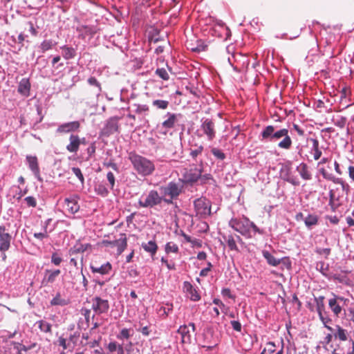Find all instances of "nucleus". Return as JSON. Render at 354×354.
<instances>
[{
  "instance_id": "1",
  "label": "nucleus",
  "mask_w": 354,
  "mask_h": 354,
  "mask_svg": "<svg viewBox=\"0 0 354 354\" xmlns=\"http://www.w3.org/2000/svg\"><path fill=\"white\" fill-rule=\"evenodd\" d=\"M261 135L263 140L277 142L279 149L289 150L292 147V140L287 128L277 129L274 126L268 125L263 129Z\"/></svg>"
},
{
  "instance_id": "2",
  "label": "nucleus",
  "mask_w": 354,
  "mask_h": 354,
  "mask_svg": "<svg viewBox=\"0 0 354 354\" xmlns=\"http://www.w3.org/2000/svg\"><path fill=\"white\" fill-rule=\"evenodd\" d=\"M128 158L132 164L133 169L142 176H150L156 169L155 164L152 160L135 151L129 153Z\"/></svg>"
},
{
  "instance_id": "3",
  "label": "nucleus",
  "mask_w": 354,
  "mask_h": 354,
  "mask_svg": "<svg viewBox=\"0 0 354 354\" xmlns=\"http://www.w3.org/2000/svg\"><path fill=\"white\" fill-rule=\"evenodd\" d=\"M162 201L163 196H160L158 191L151 189L139 199L138 205L144 208H153L160 205Z\"/></svg>"
},
{
  "instance_id": "4",
  "label": "nucleus",
  "mask_w": 354,
  "mask_h": 354,
  "mask_svg": "<svg viewBox=\"0 0 354 354\" xmlns=\"http://www.w3.org/2000/svg\"><path fill=\"white\" fill-rule=\"evenodd\" d=\"M101 245L105 247H116L117 256H120L127 247V235L124 233L120 234V238L111 241L108 240H103L100 243Z\"/></svg>"
},
{
  "instance_id": "5",
  "label": "nucleus",
  "mask_w": 354,
  "mask_h": 354,
  "mask_svg": "<svg viewBox=\"0 0 354 354\" xmlns=\"http://www.w3.org/2000/svg\"><path fill=\"white\" fill-rule=\"evenodd\" d=\"M230 225L234 230L241 233L242 235L251 237L250 234V220L248 218H234L230 221Z\"/></svg>"
},
{
  "instance_id": "6",
  "label": "nucleus",
  "mask_w": 354,
  "mask_h": 354,
  "mask_svg": "<svg viewBox=\"0 0 354 354\" xmlns=\"http://www.w3.org/2000/svg\"><path fill=\"white\" fill-rule=\"evenodd\" d=\"M195 211L197 215L206 216L211 213V203L205 197H201L194 201Z\"/></svg>"
},
{
  "instance_id": "7",
  "label": "nucleus",
  "mask_w": 354,
  "mask_h": 354,
  "mask_svg": "<svg viewBox=\"0 0 354 354\" xmlns=\"http://www.w3.org/2000/svg\"><path fill=\"white\" fill-rule=\"evenodd\" d=\"M196 327L194 323L183 325L179 327L177 333L181 336L182 344H189L192 342V335L195 333Z\"/></svg>"
},
{
  "instance_id": "8",
  "label": "nucleus",
  "mask_w": 354,
  "mask_h": 354,
  "mask_svg": "<svg viewBox=\"0 0 354 354\" xmlns=\"http://www.w3.org/2000/svg\"><path fill=\"white\" fill-rule=\"evenodd\" d=\"M160 189L164 196L177 198L182 192V186L176 183L170 182L167 186L161 187Z\"/></svg>"
},
{
  "instance_id": "9",
  "label": "nucleus",
  "mask_w": 354,
  "mask_h": 354,
  "mask_svg": "<svg viewBox=\"0 0 354 354\" xmlns=\"http://www.w3.org/2000/svg\"><path fill=\"white\" fill-rule=\"evenodd\" d=\"M319 171L324 179L331 181L335 184L340 185L342 190L348 194L350 186L342 178L335 177L333 174L328 172L324 168H321Z\"/></svg>"
},
{
  "instance_id": "10",
  "label": "nucleus",
  "mask_w": 354,
  "mask_h": 354,
  "mask_svg": "<svg viewBox=\"0 0 354 354\" xmlns=\"http://www.w3.org/2000/svg\"><path fill=\"white\" fill-rule=\"evenodd\" d=\"M92 309L97 315L106 313L109 309V301L100 297H95L92 299Z\"/></svg>"
},
{
  "instance_id": "11",
  "label": "nucleus",
  "mask_w": 354,
  "mask_h": 354,
  "mask_svg": "<svg viewBox=\"0 0 354 354\" xmlns=\"http://www.w3.org/2000/svg\"><path fill=\"white\" fill-rule=\"evenodd\" d=\"M12 236L4 225H0V251L5 252L10 247Z\"/></svg>"
},
{
  "instance_id": "12",
  "label": "nucleus",
  "mask_w": 354,
  "mask_h": 354,
  "mask_svg": "<svg viewBox=\"0 0 354 354\" xmlns=\"http://www.w3.org/2000/svg\"><path fill=\"white\" fill-rule=\"evenodd\" d=\"M203 171V165L199 167H193L189 169H185L183 174V178L187 183H193L199 180Z\"/></svg>"
},
{
  "instance_id": "13",
  "label": "nucleus",
  "mask_w": 354,
  "mask_h": 354,
  "mask_svg": "<svg viewBox=\"0 0 354 354\" xmlns=\"http://www.w3.org/2000/svg\"><path fill=\"white\" fill-rule=\"evenodd\" d=\"M310 141L313 144V147L310 151V156L306 154L305 158L308 162H312L313 160L317 161L321 158L322 155V151L319 147V140L316 138H310Z\"/></svg>"
},
{
  "instance_id": "14",
  "label": "nucleus",
  "mask_w": 354,
  "mask_h": 354,
  "mask_svg": "<svg viewBox=\"0 0 354 354\" xmlns=\"http://www.w3.org/2000/svg\"><path fill=\"white\" fill-rule=\"evenodd\" d=\"M201 129L207 136L208 140H212L216 137L215 124L212 120L207 118L202 122Z\"/></svg>"
},
{
  "instance_id": "15",
  "label": "nucleus",
  "mask_w": 354,
  "mask_h": 354,
  "mask_svg": "<svg viewBox=\"0 0 354 354\" xmlns=\"http://www.w3.org/2000/svg\"><path fill=\"white\" fill-rule=\"evenodd\" d=\"M80 127V123L79 121H73L59 125L56 131L59 133H67L76 131Z\"/></svg>"
},
{
  "instance_id": "16",
  "label": "nucleus",
  "mask_w": 354,
  "mask_h": 354,
  "mask_svg": "<svg viewBox=\"0 0 354 354\" xmlns=\"http://www.w3.org/2000/svg\"><path fill=\"white\" fill-rule=\"evenodd\" d=\"M26 160L30 169L32 171L35 176L39 180L42 181V178L40 176V170L39 167V162L37 158L33 156H27Z\"/></svg>"
},
{
  "instance_id": "17",
  "label": "nucleus",
  "mask_w": 354,
  "mask_h": 354,
  "mask_svg": "<svg viewBox=\"0 0 354 354\" xmlns=\"http://www.w3.org/2000/svg\"><path fill=\"white\" fill-rule=\"evenodd\" d=\"M60 272L61 271L59 270H46L44 278L41 281L42 286H46L49 283H54L57 277L59 275Z\"/></svg>"
},
{
  "instance_id": "18",
  "label": "nucleus",
  "mask_w": 354,
  "mask_h": 354,
  "mask_svg": "<svg viewBox=\"0 0 354 354\" xmlns=\"http://www.w3.org/2000/svg\"><path fill=\"white\" fill-rule=\"evenodd\" d=\"M301 178L304 180L312 179V173L308 165L305 162H301L296 168Z\"/></svg>"
},
{
  "instance_id": "19",
  "label": "nucleus",
  "mask_w": 354,
  "mask_h": 354,
  "mask_svg": "<svg viewBox=\"0 0 354 354\" xmlns=\"http://www.w3.org/2000/svg\"><path fill=\"white\" fill-rule=\"evenodd\" d=\"M77 201L78 197L77 196L65 198L64 201L66 209L70 213L75 214L78 212L80 205H78Z\"/></svg>"
},
{
  "instance_id": "20",
  "label": "nucleus",
  "mask_w": 354,
  "mask_h": 354,
  "mask_svg": "<svg viewBox=\"0 0 354 354\" xmlns=\"http://www.w3.org/2000/svg\"><path fill=\"white\" fill-rule=\"evenodd\" d=\"M69 144L66 146V149L71 153H76L82 142L81 139L77 135L71 134L69 137Z\"/></svg>"
},
{
  "instance_id": "21",
  "label": "nucleus",
  "mask_w": 354,
  "mask_h": 354,
  "mask_svg": "<svg viewBox=\"0 0 354 354\" xmlns=\"http://www.w3.org/2000/svg\"><path fill=\"white\" fill-rule=\"evenodd\" d=\"M119 125L117 118H111L104 128V133L106 135L113 134L118 131Z\"/></svg>"
},
{
  "instance_id": "22",
  "label": "nucleus",
  "mask_w": 354,
  "mask_h": 354,
  "mask_svg": "<svg viewBox=\"0 0 354 354\" xmlns=\"http://www.w3.org/2000/svg\"><path fill=\"white\" fill-rule=\"evenodd\" d=\"M333 336L335 339H338L340 342H346L350 337L348 331L339 325L335 326V333L333 334Z\"/></svg>"
},
{
  "instance_id": "23",
  "label": "nucleus",
  "mask_w": 354,
  "mask_h": 354,
  "mask_svg": "<svg viewBox=\"0 0 354 354\" xmlns=\"http://www.w3.org/2000/svg\"><path fill=\"white\" fill-rule=\"evenodd\" d=\"M351 89L348 87H344L340 92V104L344 105V108H348L354 104V102L351 104L348 103L351 101L350 99L348 100V97L351 95Z\"/></svg>"
},
{
  "instance_id": "24",
  "label": "nucleus",
  "mask_w": 354,
  "mask_h": 354,
  "mask_svg": "<svg viewBox=\"0 0 354 354\" xmlns=\"http://www.w3.org/2000/svg\"><path fill=\"white\" fill-rule=\"evenodd\" d=\"M30 88V83L27 78H23L18 86V92L24 96H28Z\"/></svg>"
},
{
  "instance_id": "25",
  "label": "nucleus",
  "mask_w": 354,
  "mask_h": 354,
  "mask_svg": "<svg viewBox=\"0 0 354 354\" xmlns=\"http://www.w3.org/2000/svg\"><path fill=\"white\" fill-rule=\"evenodd\" d=\"M14 350L16 351V354H24L28 351L35 348L37 346L36 343H33L28 346H26L19 342H12Z\"/></svg>"
},
{
  "instance_id": "26",
  "label": "nucleus",
  "mask_w": 354,
  "mask_h": 354,
  "mask_svg": "<svg viewBox=\"0 0 354 354\" xmlns=\"http://www.w3.org/2000/svg\"><path fill=\"white\" fill-rule=\"evenodd\" d=\"M91 248L92 245L90 243H77L69 250V254L70 255H74L78 253H82L88 249H91Z\"/></svg>"
},
{
  "instance_id": "27",
  "label": "nucleus",
  "mask_w": 354,
  "mask_h": 354,
  "mask_svg": "<svg viewBox=\"0 0 354 354\" xmlns=\"http://www.w3.org/2000/svg\"><path fill=\"white\" fill-rule=\"evenodd\" d=\"M112 269V266L110 263L107 262L100 267L91 266V270L93 273H100L101 274H106L110 272Z\"/></svg>"
},
{
  "instance_id": "28",
  "label": "nucleus",
  "mask_w": 354,
  "mask_h": 354,
  "mask_svg": "<svg viewBox=\"0 0 354 354\" xmlns=\"http://www.w3.org/2000/svg\"><path fill=\"white\" fill-rule=\"evenodd\" d=\"M261 354H283V348H281L279 351H277L275 344L272 342H269L266 344Z\"/></svg>"
},
{
  "instance_id": "29",
  "label": "nucleus",
  "mask_w": 354,
  "mask_h": 354,
  "mask_svg": "<svg viewBox=\"0 0 354 354\" xmlns=\"http://www.w3.org/2000/svg\"><path fill=\"white\" fill-rule=\"evenodd\" d=\"M142 248L145 252L149 253L153 257L157 252L158 245L155 241H149L147 243H142Z\"/></svg>"
},
{
  "instance_id": "30",
  "label": "nucleus",
  "mask_w": 354,
  "mask_h": 354,
  "mask_svg": "<svg viewBox=\"0 0 354 354\" xmlns=\"http://www.w3.org/2000/svg\"><path fill=\"white\" fill-rule=\"evenodd\" d=\"M56 344L59 346L62 347L63 348V351H65V350L73 351V350L68 337H64V334L57 338Z\"/></svg>"
},
{
  "instance_id": "31",
  "label": "nucleus",
  "mask_w": 354,
  "mask_h": 354,
  "mask_svg": "<svg viewBox=\"0 0 354 354\" xmlns=\"http://www.w3.org/2000/svg\"><path fill=\"white\" fill-rule=\"evenodd\" d=\"M190 153L189 155L192 158L195 159L198 155L201 154L203 151V145L197 143L190 142Z\"/></svg>"
},
{
  "instance_id": "32",
  "label": "nucleus",
  "mask_w": 354,
  "mask_h": 354,
  "mask_svg": "<svg viewBox=\"0 0 354 354\" xmlns=\"http://www.w3.org/2000/svg\"><path fill=\"white\" fill-rule=\"evenodd\" d=\"M328 306L331 309L332 312L336 317H339L340 313H342V307L337 303V299L333 298L329 299Z\"/></svg>"
},
{
  "instance_id": "33",
  "label": "nucleus",
  "mask_w": 354,
  "mask_h": 354,
  "mask_svg": "<svg viewBox=\"0 0 354 354\" xmlns=\"http://www.w3.org/2000/svg\"><path fill=\"white\" fill-rule=\"evenodd\" d=\"M263 257L266 259L268 263L272 266H277L281 263V260L275 258L272 254L267 250L262 252Z\"/></svg>"
},
{
  "instance_id": "34",
  "label": "nucleus",
  "mask_w": 354,
  "mask_h": 354,
  "mask_svg": "<svg viewBox=\"0 0 354 354\" xmlns=\"http://www.w3.org/2000/svg\"><path fill=\"white\" fill-rule=\"evenodd\" d=\"M304 223L308 228H311L313 226L317 225L319 217L316 214H308L304 218Z\"/></svg>"
},
{
  "instance_id": "35",
  "label": "nucleus",
  "mask_w": 354,
  "mask_h": 354,
  "mask_svg": "<svg viewBox=\"0 0 354 354\" xmlns=\"http://www.w3.org/2000/svg\"><path fill=\"white\" fill-rule=\"evenodd\" d=\"M185 288H186L187 292L190 295V299L192 300L198 301L200 299V295L189 283L185 282Z\"/></svg>"
},
{
  "instance_id": "36",
  "label": "nucleus",
  "mask_w": 354,
  "mask_h": 354,
  "mask_svg": "<svg viewBox=\"0 0 354 354\" xmlns=\"http://www.w3.org/2000/svg\"><path fill=\"white\" fill-rule=\"evenodd\" d=\"M69 304V301L68 299H63L60 295V293H57L55 297L50 301L51 306H66Z\"/></svg>"
},
{
  "instance_id": "37",
  "label": "nucleus",
  "mask_w": 354,
  "mask_h": 354,
  "mask_svg": "<svg viewBox=\"0 0 354 354\" xmlns=\"http://www.w3.org/2000/svg\"><path fill=\"white\" fill-rule=\"evenodd\" d=\"M39 330L45 333H52V325L45 320H39L36 323Z\"/></svg>"
},
{
  "instance_id": "38",
  "label": "nucleus",
  "mask_w": 354,
  "mask_h": 354,
  "mask_svg": "<svg viewBox=\"0 0 354 354\" xmlns=\"http://www.w3.org/2000/svg\"><path fill=\"white\" fill-rule=\"evenodd\" d=\"M133 330L132 328H122L118 334L117 338L120 340L128 339L133 336Z\"/></svg>"
},
{
  "instance_id": "39",
  "label": "nucleus",
  "mask_w": 354,
  "mask_h": 354,
  "mask_svg": "<svg viewBox=\"0 0 354 354\" xmlns=\"http://www.w3.org/2000/svg\"><path fill=\"white\" fill-rule=\"evenodd\" d=\"M169 118L162 122V127L165 129H171L174 127L176 116L174 113H168Z\"/></svg>"
},
{
  "instance_id": "40",
  "label": "nucleus",
  "mask_w": 354,
  "mask_h": 354,
  "mask_svg": "<svg viewBox=\"0 0 354 354\" xmlns=\"http://www.w3.org/2000/svg\"><path fill=\"white\" fill-rule=\"evenodd\" d=\"M315 301L316 303V308L318 315L323 313V311L325 309V305H324V296H319L318 297L315 298Z\"/></svg>"
},
{
  "instance_id": "41",
  "label": "nucleus",
  "mask_w": 354,
  "mask_h": 354,
  "mask_svg": "<svg viewBox=\"0 0 354 354\" xmlns=\"http://www.w3.org/2000/svg\"><path fill=\"white\" fill-rule=\"evenodd\" d=\"M62 48L64 50V57L65 59H69L75 57V50L74 48L66 46H63Z\"/></svg>"
},
{
  "instance_id": "42",
  "label": "nucleus",
  "mask_w": 354,
  "mask_h": 354,
  "mask_svg": "<svg viewBox=\"0 0 354 354\" xmlns=\"http://www.w3.org/2000/svg\"><path fill=\"white\" fill-rule=\"evenodd\" d=\"M319 317L326 328L330 331L333 330V328L329 326V324L332 322V319L328 316H324V313H322L319 314Z\"/></svg>"
},
{
  "instance_id": "43",
  "label": "nucleus",
  "mask_w": 354,
  "mask_h": 354,
  "mask_svg": "<svg viewBox=\"0 0 354 354\" xmlns=\"http://www.w3.org/2000/svg\"><path fill=\"white\" fill-rule=\"evenodd\" d=\"M169 101L163 100H156L152 102L153 106L159 109H166L169 106Z\"/></svg>"
},
{
  "instance_id": "44",
  "label": "nucleus",
  "mask_w": 354,
  "mask_h": 354,
  "mask_svg": "<svg viewBox=\"0 0 354 354\" xmlns=\"http://www.w3.org/2000/svg\"><path fill=\"white\" fill-rule=\"evenodd\" d=\"M80 333L78 332H74L73 333L70 334L68 336V339L73 349L77 346V343L80 341Z\"/></svg>"
},
{
  "instance_id": "45",
  "label": "nucleus",
  "mask_w": 354,
  "mask_h": 354,
  "mask_svg": "<svg viewBox=\"0 0 354 354\" xmlns=\"http://www.w3.org/2000/svg\"><path fill=\"white\" fill-rule=\"evenodd\" d=\"M156 75H157L160 78L163 80H169V75L167 73V70L164 68H158L155 71Z\"/></svg>"
},
{
  "instance_id": "46",
  "label": "nucleus",
  "mask_w": 354,
  "mask_h": 354,
  "mask_svg": "<svg viewBox=\"0 0 354 354\" xmlns=\"http://www.w3.org/2000/svg\"><path fill=\"white\" fill-rule=\"evenodd\" d=\"M165 252L166 253H177L178 252V247L176 243L169 242L165 245Z\"/></svg>"
},
{
  "instance_id": "47",
  "label": "nucleus",
  "mask_w": 354,
  "mask_h": 354,
  "mask_svg": "<svg viewBox=\"0 0 354 354\" xmlns=\"http://www.w3.org/2000/svg\"><path fill=\"white\" fill-rule=\"evenodd\" d=\"M211 152L218 160H223L225 158V154L218 148H212Z\"/></svg>"
},
{
  "instance_id": "48",
  "label": "nucleus",
  "mask_w": 354,
  "mask_h": 354,
  "mask_svg": "<svg viewBox=\"0 0 354 354\" xmlns=\"http://www.w3.org/2000/svg\"><path fill=\"white\" fill-rule=\"evenodd\" d=\"M225 241H226L228 248L231 250H238L236 241L232 236H228L227 238L225 239Z\"/></svg>"
},
{
  "instance_id": "49",
  "label": "nucleus",
  "mask_w": 354,
  "mask_h": 354,
  "mask_svg": "<svg viewBox=\"0 0 354 354\" xmlns=\"http://www.w3.org/2000/svg\"><path fill=\"white\" fill-rule=\"evenodd\" d=\"M53 41L52 40H44L41 42L40 45V48L42 50V52H45L50 48H52L53 46Z\"/></svg>"
},
{
  "instance_id": "50",
  "label": "nucleus",
  "mask_w": 354,
  "mask_h": 354,
  "mask_svg": "<svg viewBox=\"0 0 354 354\" xmlns=\"http://www.w3.org/2000/svg\"><path fill=\"white\" fill-rule=\"evenodd\" d=\"M329 205L331 207L332 209L335 211L337 208V206L335 204V194L334 190L331 189L329 192Z\"/></svg>"
},
{
  "instance_id": "51",
  "label": "nucleus",
  "mask_w": 354,
  "mask_h": 354,
  "mask_svg": "<svg viewBox=\"0 0 354 354\" xmlns=\"http://www.w3.org/2000/svg\"><path fill=\"white\" fill-rule=\"evenodd\" d=\"M24 201L28 207H35L37 206V200L33 196H27Z\"/></svg>"
},
{
  "instance_id": "52",
  "label": "nucleus",
  "mask_w": 354,
  "mask_h": 354,
  "mask_svg": "<svg viewBox=\"0 0 354 354\" xmlns=\"http://www.w3.org/2000/svg\"><path fill=\"white\" fill-rule=\"evenodd\" d=\"M72 171L73 174L78 178L82 183H84V176L81 171V169L78 167H73Z\"/></svg>"
},
{
  "instance_id": "53",
  "label": "nucleus",
  "mask_w": 354,
  "mask_h": 354,
  "mask_svg": "<svg viewBox=\"0 0 354 354\" xmlns=\"http://www.w3.org/2000/svg\"><path fill=\"white\" fill-rule=\"evenodd\" d=\"M88 82L90 85L97 87L100 92L102 91L101 84L95 77H89L88 80Z\"/></svg>"
},
{
  "instance_id": "54",
  "label": "nucleus",
  "mask_w": 354,
  "mask_h": 354,
  "mask_svg": "<svg viewBox=\"0 0 354 354\" xmlns=\"http://www.w3.org/2000/svg\"><path fill=\"white\" fill-rule=\"evenodd\" d=\"M120 344H118L116 342H111L107 345V349L113 353L115 351H117V349L118 348Z\"/></svg>"
},
{
  "instance_id": "55",
  "label": "nucleus",
  "mask_w": 354,
  "mask_h": 354,
  "mask_svg": "<svg viewBox=\"0 0 354 354\" xmlns=\"http://www.w3.org/2000/svg\"><path fill=\"white\" fill-rule=\"evenodd\" d=\"M62 261V259L60 257L58 256L57 253H53L51 257V262L55 265L59 266Z\"/></svg>"
},
{
  "instance_id": "56",
  "label": "nucleus",
  "mask_w": 354,
  "mask_h": 354,
  "mask_svg": "<svg viewBox=\"0 0 354 354\" xmlns=\"http://www.w3.org/2000/svg\"><path fill=\"white\" fill-rule=\"evenodd\" d=\"M46 225H48V223H46ZM46 227H47V225H46V227H45L44 232L35 233L34 234V236L36 239H40V240H42L44 238H47L48 236V233H47V231H46Z\"/></svg>"
},
{
  "instance_id": "57",
  "label": "nucleus",
  "mask_w": 354,
  "mask_h": 354,
  "mask_svg": "<svg viewBox=\"0 0 354 354\" xmlns=\"http://www.w3.org/2000/svg\"><path fill=\"white\" fill-rule=\"evenodd\" d=\"M106 177H107L108 181L110 183L111 187L113 188L114 187V185H115V176H114V174L111 171H109V172H108V174L106 175Z\"/></svg>"
},
{
  "instance_id": "58",
  "label": "nucleus",
  "mask_w": 354,
  "mask_h": 354,
  "mask_svg": "<svg viewBox=\"0 0 354 354\" xmlns=\"http://www.w3.org/2000/svg\"><path fill=\"white\" fill-rule=\"evenodd\" d=\"M149 111V106L146 104L144 105H137V108L136 109V113H141L142 112H147Z\"/></svg>"
},
{
  "instance_id": "59",
  "label": "nucleus",
  "mask_w": 354,
  "mask_h": 354,
  "mask_svg": "<svg viewBox=\"0 0 354 354\" xmlns=\"http://www.w3.org/2000/svg\"><path fill=\"white\" fill-rule=\"evenodd\" d=\"M231 325L234 330L238 332L241 330V324L239 321H232Z\"/></svg>"
},
{
  "instance_id": "60",
  "label": "nucleus",
  "mask_w": 354,
  "mask_h": 354,
  "mask_svg": "<svg viewBox=\"0 0 354 354\" xmlns=\"http://www.w3.org/2000/svg\"><path fill=\"white\" fill-rule=\"evenodd\" d=\"M326 219L328 220L332 224L337 225L339 222V219L337 216H326Z\"/></svg>"
},
{
  "instance_id": "61",
  "label": "nucleus",
  "mask_w": 354,
  "mask_h": 354,
  "mask_svg": "<svg viewBox=\"0 0 354 354\" xmlns=\"http://www.w3.org/2000/svg\"><path fill=\"white\" fill-rule=\"evenodd\" d=\"M28 26H29V30L31 32L32 35L37 36L38 34L37 30L34 26V24L32 21H28L27 23Z\"/></svg>"
},
{
  "instance_id": "62",
  "label": "nucleus",
  "mask_w": 354,
  "mask_h": 354,
  "mask_svg": "<svg viewBox=\"0 0 354 354\" xmlns=\"http://www.w3.org/2000/svg\"><path fill=\"white\" fill-rule=\"evenodd\" d=\"M222 295L231 299H234L235 297L232 295L231 290L229 288H224L222 290Z\"/></svg>"
},
{
  "instance_id": "63",
  "label": "nucleus",
  "mask_w": 354,
  "mask_h": 354,
  "mask_svg": "<svg viewBox=\"0 0 354 354\" xmlns=\"http://www.w3.org/2000/svg\"><path fill=\"white\" fill-rule=\"evenodd\" d=\"M293 129L300 136H304V130L297 124H293Z\"/></svg>"
},
{
  "instance_id": "64",
  "label": "nucleus",
  "mask_w": 354,
  "mask_h": 354,
  "mask_svg": "<svg viewBox=\"0 0 354 354\" xmlns=\"http://www.w3.org/2000/svg\"><path fill=\"white\" fill-rule=\"evenodd\" d=\"M346 122V119L344 117H341L339 120L335 122V125L339 128H344Z\"/></svg>"
}]
</instances>
